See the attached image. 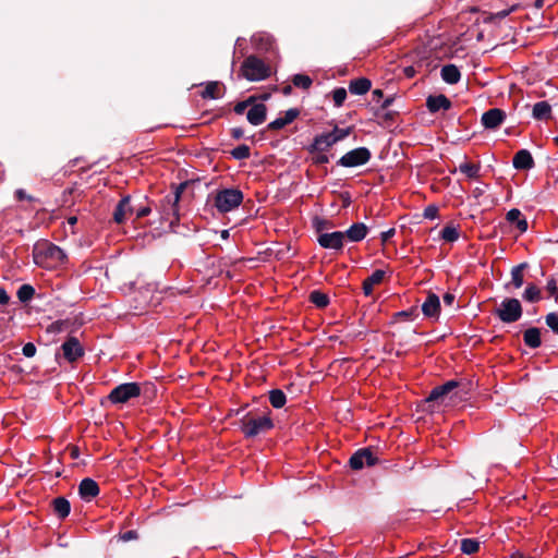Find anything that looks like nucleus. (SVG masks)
<instances>
[{
    "instance_id": "obj_1",
    "label": "nucleus",
    "mask_w": 558,
    "mask_h": 558,
    "mask_svg": "<svg viewBox=\"0 0 558 558\" xmlns=\"http://www.w3.org/2000/svg\"><path fill=\"white\" fill-rule=\"evenodd\" d=\"M470 389L471 383L448 380L440 386L434 387L425 399V403L428 404L429 409H434L435 405H447V399H463Z\"/></svg>"
},
{
    "instance_id": "obj_2",
    "label": "nucleus",
    "mask_w": 558,
    "mask_h": 558,
    "mask_svg": "<svg viewBox=\"0 0 558 558\" xmlns=\"http://www.w3.org/2000/svg\"><path fill=\"white\" fill-rule=\"evenodd\" d=\"M34 263L44 268H53L62 265L66 254L62 248L49 241L37 242L33 247Z\"/></svg>"
},
{
    "instance_id": "obj_3",
    "label": "nucleus",
    "mask_w": 558,
    "mask_h": 558,
    "mask_svg": "<svg viewBox=\"0 0 558 558\" xmlns=\"http://www.w3.org/2000/svg\"><path fill=\"white\" fill-rule=\"evenodd\" d=\"M239 426L245 438H254L270 430L274 422L268 415L253 416L251 412L243 415Z\"/></svg>"
},
{
    "instance_id": "obj_4",
    "label": "nucleus",
    "mask_w": 558,
    "mask_h": 558,
    "mask_svg": "<svg viewBox=\"0 0 558 558\" xmlns=\"http://www.w3.org/2000/svg\"><path fill=\"white\" fill-rule=\"evenodd\" d=\"M213 196V206L220 213L226 214L238 208L243 202V192L239 189L218 190Z\"/></svg>"
},
{
    "instance_id": "obj_5",
    "label": "nucleus",
    "mask_w": 558,
    "mask_h": 558,
    "mask_svg": "<svg viewBox=\"0 0 558 558\" xmlns=\"http://www.w3.org/2000/svg\"><path fill=\"white\" fill-rule=\"evenodd\" d=\"M240 73L247 81H263L270 76V68L262 59L251 54L244 59Z\"/></svg>"
},
{
    "instance_id": "obj_6",
    "label": "nucleus",
    "mask_w": 558,
    "mask_h": 558,
    "mask_svg": "<svg viewBox=\"0 0 558 558\" xmlns=\"http://www.w3.org/2000/svg\"><path fill=\"white\" fill-rule=\"evenodd\" d=\"M493 314L505 324L518 322L523 314L520 301L515 298H506L498 307L494 308Z\"/></svg>"
},
{
    "instance_id": "obj_7",
    "label": "nucleus",
    "mask_w": 558,
    "mask_h": 558,
    "mask_svg": "<svg viewBox=\"0 0 558 558\" xmlns=\"http://www.w3.org/2000/svg\"><path fill=\"white\" fill-rule=\"evenodd\" d=\"M142 387L138 383H124L114 387L108 395V400L113 404H124L130 400L140 397Z\"/></svg>"
},
{
    "instance_id": "obj_8",
    "label": "nucleus",
    "mask_w": 558,
    "mask_h": 558,
    "mask_svg": "<svg viewBox=\"0 0 558 558\" xmlns=\"http://www.w3.org/2000/svg\"><path fill=\"white\" fill-rule=\"evenodd\" d=\"M372 158V153L366 147H357L345 153L338 161L337 165L344 168H353L366 165Z\"/></svg>"
},
{
    "instance_id": "obj_9",
    "label": "nucleus",
    "mask_w": 558,
    "mask_h": 558,
    "mask_svg": "<svg viewBox=\"0 0 558 558\" xmlns=\"http://www.w3.org/2000/svg\"><path fill=\"white\" fill-rule=\"evenodd\" d=\"M377 462L378 458L374 454L371 447L359 449L349 459L350 468L355 471L363 469L364 465L373 466Z\"/></svg>"
},
{
    "instance_id": "obj_10",
    "label": "nucleus",
    "mask_w": 558,
    "mask_h": 558,
    "mask_svg": "<svg viewBox=\"0 0 558 558\" xmlns=\"http://www.w3.org/2000/svg\"><path fill=\"white\" fill-rule=\"evenodd\" d=\"M178 195L171 196L170 194L166 195L160 203V210L162 216L170 220V226L174 223H179L180 220V206H179Z\"/></svg>"
},
{
    "instance_id": "obj_11",
    "label": "nucleus",
    "mask_w": 558,
    "mask_h": 558,
    "mask_svg": "<svg viewBox=\"0 0 558 558\" xmlns=\"http://www.w3.org/2000/svg\"><path fill=\"white\" fill-rule=\"evenodd\" d=\"M344 240V233L342 231L320 233L317 236V242L322 247L336 251L342 250Z\"/></svg>"
},
{
    "instance_id": "obj_12",
    "label": "nucleus",
    "mask_w": 558,
    "mask_h": 558,
    "mask_svg": "<svg viewBox=\"0 0 558 558\" xmlns=\"http://www.w3.org/2000/svg\"><path fill=\"white\" fill-rule=\"evenodd\" d=\"M134 210L135 206L132 205V197L130 195H125L117 204L113 210L112 220L117 225H122L125 222L126 217L132 215Z\"/></svg>"
},
{
    "instance_id": "obj_13",
    "label": "nucleus",
    "mask_w": 558,
    "mask_h": 558,
    "mask_svg": "<svg viewBox=\"0 0 558 558\" xmlns=\"http://www.w3.org/2000/svg\"><path fill=\"white\" fill-rule=\"evenodd\" d=\"M64 359L75 362L84 355V349L76 337H69L61 345Z\"/></svg>"
},
{
    "instance_id": "obj_14",
    "label": "nucleus",
    "mask_w": 558,
    "mask_h": 558,
    "mask_svg": "<svg viewBox=\"0 0 558 558\" xmlns=\"http://www.w3.org/2000/svg\"><path fill=\"white\" fill-rule=\"evenodd\" d=\"M506 119V112L499 108H492L482 114V124L485 129L495 130Z\"/></svg>"
},
{
    "instance_id": "obj_15",
    "label": "nucleus",
    "mask_w": 558,
    "mask_h": 558,
    "mask_svg": "<svg viewBox=\"0 0 558 558\" xmlns=\"http://www.w3.org/2000/svg\"><path fill=\"white\" fill-rule=\"evenodd\" d=\"M100 493L99 485L90 477L83 478L78 485V495L85 501H90Z\"/></svg>"
},
{
    "instance_id": "obj_16",
    "label": "nucleus",
    "mask_w": 558,
    "mask_h": 558,
    "mask_svg": "<svg viewBox=\"0 0 558 558\" xmlns=\"http://www.w3.org/2000/svg\"><path fill=\"white\" fill-rule=\"evenodd\" d=\"M335 138L329 133L318 134L314 137L313 143L308 146L310 154L326 153L335 145Z\"/></svg>"
},
{
    "instance_id": "obj_17",
    "label": "nucleus",
    "mask_w": 558,
    "mask_h": 558,
    "mask_svg": "<svg viewBox=\"0 0 558 558\" xmlns=\"http://www.w3.org/2000/svg\"><path fill=\"white\" fill-rule=\"evenodd\" d=\"M452 107L451 100L444 94L429 95L426 98V108L430 113H436L439 110H449Z\"/></svg>"
},
{
    "instance_id": "obj_18",
    "label": "nucleus",
    "mask_w": 558,
    "mask_h": 558,
    "mask_svg": "<svg viewBox=\"0 0 558 558\" xmlns=\"http://www.w3.org/2000/svg\"><path fill=\"white\" fill-rule=\"evenodd\" d=\"M527 262H523L511 269V280L505 284V289H520L524 284V272L529 269Z\"/></svg>"
},
{
    "instance_id": "obj_19",
    "label": "nucleus",
    "mask_w": 558,
    "mask_h": 558,
    "mask_svg": "<svg viewBox=\"0 0 558 558\" xmlns=\"http://www.w3.org/2000/svg\"><path fill=\"white\" fill-rule=\"evenodd\" d=\"M422 312L428 318H438L440 312V300L437 294L429 292L422 304Z\"/></svg>"
},
{
    "instance_id": "obj_20",
    "label": "nucleus",
    "mask_w": 558,
    "mask_h": 558,
    "mask_svg": "<svg viewBox=\"0 0 558 558\" xmlns=\"http://www.w3.org/2000/svg\"><path fill=\"white\" fill-rule=\"evenodd\" d=\"M512 165L518 170H530L534 167V159L527 149H521L515 153Z\"/></svg>"
},
{
    "instance_id": "obj_21",
    "label": "nucleus",
    "mask_w": 558,
    "mask_h": 558,
    "mask_svg": "<svg viewBox=\"0 0 558 558\" xmlns=\"http://www.w3.org/2000/svg\"><path fill=\"white\" fill-rule=\"evenodd\" d=\"M267 107L264 104L253 105L247 111L246 119L252 125H259L265 122Z\"/></svg>"
},
{
    "instance_id": "obj_22",
    "label": "nucleus",
    "mask_w": 558,
    "mask_h": 558,
    "mask_svg": "<svg viewBox=\"0 0 558 558\" xmlns=\"http://www.w3.org/2000/svg\"><path fill=\"white\" fill-rule=\"evenodd\" d=\"M51 508L53 513L60 519L64 520L71 512V504L70 501L63 497L59 496L51 500Z\"/></svg>"
},
{
    "instance_id": "obj_23",
    "label": "nucleus",
    "mask_w": 558,
    "mask_h": 558,
    "mask_svg": "<svg viewBox=\"0 0 558 558\" xmlns=\"http://www.w3.org/2000/svg\"><path fill=\"white\" fill-rule=\"evenodd\" d=\"M367 231L368 229L363 222H356L343 232L344 239L351 242H360L365 239Z\"/></svg>"
},
{
    "instance_id": "obj_24",
    "label": "nucleus",
    "mask_w": 558,
    "mask_h": 558,
    "mask_svg": "<svg viewBox=\"0 0 558 558\" xmlns=\"http://www.w3.org/2000/svg\"><path fill=\"white\" fill-rule=\"evenodd\" d=\"M440 76L447 84L453 85L461 80V72L456 64H446L441 68Z\"/></svg>"
},
{
    "instance_id": "obj_25",
    "label": "nucleus",
    "mask_w": 558,
    "mask_h": 558,
    "mask_svg": "<svg viewBox=\"0 0 558 558\" xmlns=\"http://www.w3.org/2000/svg\"><path fill=\"white\" fill-rule=\"evenodd\" d=\"M532 116L535 120H549L553 118L551 106L548 101H538L533 106Z\"/></svg>"
},
{
    "instance_id": "obj_26",
    "label": "nucleus",
    "mask_w": 558,
    "mask_h": 558,
    "mask_svg": "<svg viewBox=\"0 0 558 558\" xmlns=\"http://www.w3.org/2000/svg\"><path fill=\"white\" fill-rule=\"evenodd\" d=\"M523 341L531 349H537L542 345L541 329L537 327L527 328L523 332Z\"/></svg>"
},
{
    "instance_id": "obj_27",
    "label": "nucleus",
    "mask_w": 558,
    "mask_h": 558,
    "mask_svg": "<svg viewBox=\"0 0 558 558\" xmlns=\"http://www.w3.org/2000/svg\"><path fill=\"white\" fill-rule=\"evenodd\" d=\"M385 277V271L381 269H376L369 277L364 279L362 283V289L365 295H371L373 293V288L375 284H379Z\"/></svg>"
},
{
    "instance_id": "obj_28",
    "label": "nucleus",
    "mask_w": 558,
    "mask_h": 558,
    "mask_svg": "<svg viewBox=\"0 0 558 558\" xmlns=\"http://www.w3.org/2000/svg\"><path fill=\"white\" fill-rule=\"evenodd\" d=\"M372 87V82L366 77H360L356 80H352L349 83V90L354 95H364Z\"/></svg>"
},
{
    "instance_id": "obj_29",
    "label": "nucleus",
    "mask_w": 558,
    "mask_h": 558,
    "mask_svg": "<svg viewBox=\"0 0 558 558\" xmlns=\"http://www.w3.org/2000/svg\"><path fill=\"white\" fill-rule=\"evenodd\" d=\"M374 114H375L379 125L390 126L395 122V120L398 116V111L386 110V109H376Z\"/></svg>"
},
{
    "instance_id": "obj_30",
    "label": "nucleus",
    "mask_w": 558,
    "mask_h": 558,
    "mask_svg": "<svg viewBox=\"0 0 558 558\" xmlns=\"http://www.w3.org/2000/svg\"><path fill=\"white\" fill-rule=\"evenodd\" d=\"M308 301L318 308H325L330 303L328 294L322 292L320 290H313L308 295Z\"/></svg>"
},
{
    "instance_id": "obj_31",
    "label": "nucleus",
    "mask_w": 558,
    "mask_h": 558,
    "mask_svg": "<svg viewBox=\"0 0 558 558\" xmlns=\"http://www.w3.org/2000/svg\"><path fill=\"white\" fill-rule=\"evenodd\" d=\"M269 402L275 409H281L287 402V397L282 390L272 389L269 391Z\"/></svg>"
},
{
    "instance_id": "obj_32",
    "label": "nucleus",
    "mask_w": 558,
    "mask_h": 558,
    "mask_svg": "<svg viewBox=\"0 0 558 558\" xmlns=\"http://www.w3.org/2000/svg\"><path fill=\"white\" fill-rule=\"evenodd\" d=\"M459 229L452 225H447L440 231V238L446 242H454L459 239Z\"/></svg>"
},
{
    "instance_id": "obj_33",
    "label": "nucleus",
    "mask_w": 558,
    "mask_h": 558,
    "mask_svg": "<svg viewBox=\"0 0 558 558\" xmlns=\"http://www.w3.org/2000/svg\"><path fill=\"white\" fill-rule=\"evenodd\" d=\"M523 299L532 303L538 302L541 300V290L534 283H529L523 292Z\"/></svg>"
},
{
    "instance_id": "obj_34",
    "label": "nucleus",
    "mask_w": 558,
    "mask_h": 558,
    "mask_svg": "<svg viewBox=\"0 0 558 558\" xmlns=\"http://www.w3.org/2000/svg\"><path fill=\"white\" fill-rule=\"evenodd\" d=\"M481 166L477 163H471V162H462L459 166V170L464 173L470 179H476L478 177Z\"/></svg>"
},
{
    "instance_id": "obj_35",
    "label": "nucleus",
    "mask_w": 558,
    "mask_h": 558,
    "mask_svg": "<svg viewBox=\"0 0 558 558\" xmlns=\"http://www.w3.org/2000/svg\"><path fill=\"white\" fill-rule=\"evenodd\" d=\"M480 549V542L474 538H463L461 541V551L465 555H473Z\"/></svg>"
},
{
    "instance_id": "obj_36",
    "label": "nucleus",
    "mask_w": 558,
    "mask_h": 558,
    "mask_svg": "<svg viewBox=\"0 0 558 558\" xmlns=\"http://www.w3.org/2000/svg\"><path fill=\"white\" fill-rule=\"evenodd\" d=\"M219 82H209L205 89L202 92V97L204 99H217L220 97L218 90H219Z\"/></svg>"
},
{
    "instance_id": "obj_37",
    "label": "nucleus",
    "mask_w": 558,
    "mask_h": 558,
    "mask_svg": "<svg viewBox=\"0 0 558 558\" xmlns=\"http://www.w3.org/2000/svg\"><path fill=\"white\" fill-rule=\"evenodd\" d=\"M17 298L21 302L26 303L31 301L35 294V289L31 284H22L17 290Z\"/></svg>"
},
{
    "instance_id": "obj_38",
    "label": "nucleus",
    "mask_w": 558,
    "mask_h": 558,
    "mask_svg": "<svg viewBox=\"0 0 558 558\" xmlns=\"http://www.w3.org/2000/svg\"><path fill=\"white\" fill-rule=\"evenodd\" d=\"M292 83H293V85L295 87H299V88H302V89H308L312 86L313 81H312V78L308 75L295 74L292 77Z\"/></svg>"
},
{
    "instance_id": "obj_39",
    "label": "nucleus",
    "mask_w": 558,
    "mask_h": 558,
    "mask_svg": "<svg viewBox=\"0 0 558 558\" xmlns=\"http://www.w3.org/2000/svg\"><path fill=\"white\" fill-rule=\"evenodd\" d=\"M230 154L235 160H243L251 156V149L247 145L242 144L233 148Z\"/></svg>"
},
{
    "instance_id": "obj_40",
    "label": "nucleus",
    "mask_w": 558,
    "mask_h": 558,
    "mask_svg": "<svg viewBox=\"0 0 558 558\" xmlns=\"http://www.w3.org/2000/svg\"><path fill=\"white\" fill-rule=\"evenodd\" d=\"M352 126H348L345 129H340L337 125L333 128L331 132H328L332 138H335V143L337 144L340 141H343L348 137L352 132Z\"/></svg>"
},
{
    "instance_id": "obj_41",
    "label": "nucleus",
    "mask_w": 558,
    "mask_h": 558,
    "mask_svg": "<svg viewBox=\"0 0 558 558\" xmlns=\"http://www.w3.org/2000/svg\"><path fill=\"white\" fill-rule=\"evenodd\" d=\"M257 48L269 51L274 47V39L270 36H260L258 39L254 38Z\"/></svg>"
},
{
    "instance_id": "obj_42",
    "label": "nucleus",
    "mask_w": 558,
    "mask_h": 558,
    "mask_svg": "<svg viewBox=\"0 0 558 558\" xmlns=\"http://www.w3.org/2000/svg\"><path fill=\"white\" fill-rule=\"evenodd\" d=\"M332 99L336 107H341L347 99V89L338 87L332 92Z\"/></svg>"
},
{
    "instance_id": "obj_43",
    "label": "nucleus",
    "mask_w": 558,
    "mask_h": 558,
    "mask_svg": "<svg viewBox=\"0 0 558 558\" xmlns=\"http://www.w3.org/2000/svg\"><path fill=\"white\" fill-rule=\"evenodd\" d=\"M313 226L315 227L317 233L320 234L325 233L324 230L331 228L332 223L329 220L315 217L313 220Z\"/></svg>"
},
{
    "instance_id": "obj_44",
    "label": "nucleus",
    "mask_w": 558,
    "mask_h": 558,
    "mask_svg": "<svg viewBox=\"0 0 558 558\" xmlns=\"http://www.w3.org/2000/svg\"><path fill=\"white\" fill-rule=\"evenodd\" d=\"M546 325L558 335V315L556 313H549L545 317Z\"/></svg>"
},
{
    "instance_id": "obj_45",
    "label": "nucleus",
    "mask_w": 558,
    "mask_h": 558,
    "mask_svg": "<svg viewBox=\"0 0 558 558\" xmlns=\"http://www.w3.org/2000/svg\"><path fill=\"white\" fill-rule=\"evenodd\" d=\"M417 316H418V311H417L416 306H413L408 311L398 312L396 314V317L401 318V319H410L412 317H417Z\"/></svg>"
},
{
    "instance_id": "obj_46",
    "label": "nucleus",
    "mask_w": 558,
    "mask_h": 558,
    "mask_svg": "<svg viewBox=\"0 0 558 558\" xmlns=\"http://www.w3.org/2000/svg\"><path fill=\"white\" fill-rule=\"evenodd\" d=\"M546 289L550 296H554L555 300H558V288H557V281L555 278H549L546 284Z\"/></svg>"
},
{
    "instance_id": "obj_47",
    "label": "nucleus",
    "mask_w": 558,
    "mask_h": 558,
    "mask_svg": "<svg viewBox=\"0 0 558 558\" xmlns=\"http://www.w3.org/2000/svg\"><path fill=\"white\" fill-rule=\"evenodd\" d=\"M314 165H325L329 162V157L325 153H313L311 158Z\"/></svg>"
},
{
    "instance_id": "obj_48",
    "label": "nucleus",
    "mask_w": 558,
    "mask_h": 558,
    "mask_svg": "<svg viewBox=\"0 0 558 558\" xmlns=\"http://www.w3.org/2000/svg\"><path fill=\"white\" fill-rule=\"evenodd\" d=\"M521 218L522 214L518 208L510 209L506 215V219L511 223H517Z\"/></svg>"
},
{
    "instance_id": "obj_49",
    "label": "nucleus",
    "mask_w": 558,
    "mask_h": 558,
    "mask_svg": "<svg viewBox=\"0 0 558 558\" xmlns=\"http://www.w3.org/2000/svg\"><path fill=\"white\" fill-rule=\"evenodd\" d=\"M286 125H288V123L283 118H277L267 125V129L270 131H278L283 129Z\"/></svg>"
},
{
    "instance_id": "obj_50",
    "label": "nucleus",
    "mask_w": 558,
    "mask_h": 558,
    "mask_svg": "<svg viewBox=\"0 0 558 558\" xmlns=\"http://www.w3.org/2000/svg\"><path fill=\"white\" fill-rule=\"evenodd\" d=\"M300 116V110L296 108H291L284 112V121L290 124Z\"/></svg>"
},
{
    "instance_id": "obj_51",
    "label": "nucleus",
    "mask_w": 558,
    "mask_h": 558,
    "mask_svg": "<svg viewBox=\"0 0 558 558\" xmlns=\"http://www.w3.org/2000/svg\"><path fill=\"white\" fill-rule=\"evenodd\" d=\"M36 352H37L36 345L33 342H27L26 344H24V347L22 349V353L26 357L35 356Z\"/></svg>"
},
{
    "instance_id": "obj_52",
    "label": "nucleus",
    "mask_w": 558,
    "mask_h": 558,
    "mask_svg": "<svg viewBox=\"0 0 558 558\" xmlns=\"http://www.w3.org/2000/svg\"><path fill=\"white\" fill-rule=\"evenodd\" d=\"M423 216L426 219H435L438 216V207L435 205L427 206L424 209Z\"/></svg>"
},
{
    "instance_id": "obj_53",
    "label": "nucleus",
    "mask_w": 558,
    "mask_h": 558,
    "mask_svg": "<svg viewBox=\"0 0 558 558\" xmlns=\"http://www.w3.org/2000/svg\"><path fill=\"white\" fill-rule=\"evenodd\" d=\"M69 324H70L69 320H57L51 324L50 330L56 331V332H61L66 329Z\"/></svg>"
},
{
    "instance_id": "obj_54",
    "label": "nucleus",
    "mask_w": 558,
    "mask_h": 558,
    "mask_svg": "<svg viewBox=\"0 0 558 558\" xmlns=\"http://www.w3.org/2000/svg\"><path fill=\"white\" fill-rule=\"evenodd\" d=\"M515 9V5H512L510 9H507V10H502V11H499L495 14H492L487 21H493L495 19H498V20H502L505 19L506 16H508L513 10Z\"/></svg>"
},
{
    "instance_id": "obj_55",
    "label": "nucleus",
    "mask_w": 558,
    "mask_h": 558,
    "mask_svg": "<svg viewBox=\"0 0 558 558\" xmlns=\"http://www.w3.org/2000/svg\"><path fill=\"white\" fill-rule=\"evenodd\" d=\"M119 538L123 542H129L138 538V534L135 530H130L119 535Z\"/></svg>"
},
{
    "instance_id": "obj_56",
    "label": "nucleus",
    "mask_w": 558,
    "mask_h": 558,
    "mask_svg": "<svg viewBox=\"0 0 558 558\" xmlns=\"http://www.w3.org/2000/svg\"><path fill=\"white\" fill-rule=\"evenodd\" d=\"M134 211H136V218L142 219L151 213V208L149 206H138L135 207Z\"/></svg>"
},
{
    "instance_id": "obj_57",
    "label": "nucleus",
    "mask_w": 558,
    "mask_h": 558,
    "mask_svg": "<svg viewBox=\"0 0 558 558\" xmlns=\"http://www.w3.org/2000/svg\"><path fill=\"white\" fill-rule=\"evenodd\" d=\"M187 184H189L187 182L179 183L178 185H175L173 193H170V195L171 196L178 195V201L180 202L181 195L184 192V190L186 189Z\"/></svg>"
},
{
    "instance_id": "obj_58",
    "label": "nucleus",
    "mask_w": 558,
    "mask_h": 558,
    "mask_svg": "<svg viewBox=\"0 0 558 558\" xmlns=\"http://www.w3.org/2000/svg\"><path fill=\"white\" fill-rule=\"evenodd\" d=\"M15 197L19 201H29V202L34 201V197L28 195L23 189H19L15 191Z\"/></svg>"
},
{
    "instance_id": "obj_59",
    "label": "nucleus",
    "mask_w": 558,
    "mask_h": 558,
    "mask_svg": "<svg viewBox=\"0 0 558 558\" xmlns=\"http://www.w3.org/2000/svg\"><path fill=\"white\" fill-rule=\"evenodd\" d=\"M396 233V230L395 228H391L387 231H384L380 233V240L383 243H386L387 241H389Z\"/></svg>"
},
{
    "instance_id": "obj_60",
    "label": "nucleus",
    "mask_w": 558,
    "mask_h": 558,
    "mask_svg": "<svg viewBox=\"0 0 558 558\" xmlns=\"http://www.w3.org/2000/svg\"><path fill=\"white\" fill-rule=\"evenodd\" d=\"M518 230L520 232H525L529 228V225H527V220L525 218H521L517 223H515Z\"/></svg>"
},
{
    "instance_id": "obj_61",
    "label": "nucleus",
    "mask_w": 558,
    "mask_h": 558,
    "mask_svg": "<svg viewBox=\"0 0 558 558\" xmlns=\"http://www.w3.org/2000/svg\"><path fill=\"white\" fill-rule=\"evenodd\" d=\"M454 299H456L454 294H452L450 292L445 293L442 296L444 303L448 306H451L453 304Z\"/></svg>"
},
{
    "instance_id": "obj_62",
    "label": "nucleus",
    "mask_w": 558,
    "mask_h": 558,
    "mask_svg": "<svg viewBox=\"0 0 558 558\" xmlns=\"http://www.w3.org/2000/svg\"><path fill=\"white\" fill-rule=\"evenodd\" d=\"M243 135H244L243 129H241V128H233V129H231V136H232V138L240 140V138L243 137Z\"/></svg>"
},
{
    "instance_id": "obj_63",
    "label": "nucleus",
    "mask_w": 558,
    "mask_h": 558,
    "mask_svg": "<svg viewBox=\"0 0 558 558\" xmlns=\"http://www.w3.org/2000/svg\"><path fill=\"white\" fill-rule=\"evenodd\" d=\"M393 101H395V97L388 96L387 98L384 99V101L377 109H386L387 110L392 105Z\"/></svg>"
},
{
    "instance_id": "obj_64",
    "label": "nucleus",
    "mask_w": 558,
    "mask_h": 558,
    "mask_svg": "<svg viewBox=\"0 0 558 558\" xmlns=\"http://www.w3.org/2000/svg\"><path fill=\"white\" fill-rule=\"evenodd\" d=\"M246 108H247V107H246V104H245V102H243V101H239V102L234 106V109H233V110H234V112H235L236 114H242V113H244V111L246 110Z\"/></svg>"
}]
</instances>
